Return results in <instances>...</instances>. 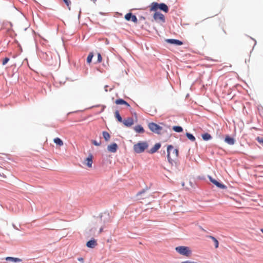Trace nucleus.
I'll use <instances>...</instances> for the list:
<instances>
[{
    "instance_id": "nucleus-5",
    "label": "nucleus",
    "mask_w": 263,
    "mask_h": 263,
    "mask_svg": "<svg viewBox=\"0 0 263 263\" xmlns=\"http://www.w3.org/2000/svg\"><path fill=\"white\" fill-rule=\"evenodd\" d=\"M148 127L152 132L157 134H161L162 127L158 124L154 122H151L148 124Z\"/></svg>"
},
{
    "instance_id": "nucleus-11",
    "label": "nucleus",
    "mask_w": 263,
    "mask_h": 263,
    "mask_svg": "<svg viewBox=\"0 0 263 263\" xmlns=\"http://www.w3.org/2000/svg\"><path fill=\"white\" fill-rule=\"evenodd\" d=\"M118 148V145L116 143H112L107 146V149L111 153L116 152Z\"/></svg>"
},
{
    "instance_id": "nucleus-35",
    "label": "nucleus",
    "mask_w": 263,
    "mask_h": 263,
    "mask_svg": "<svg viewBox=\"0 0 263 263\" xmlns=\"http://www.w3.org/2000/svg\"><path fill=\"white\" fill-rule=\"evenodd\" d=\"M78 260H79V261H81V262H83L84 259H83V258H81H81H78Z\"/></svg>"
},
{
    "instance_id": "nucleus-26",
    "label": "nucleus",
    "mask_w": 263,
    "mask_h": 263,
    "mask_svg": "<svg viewBox=\"0 0 263 263\" xmlns=\"http://www.w3.org/2000/svg\"><path fill=\"white\" fill-rule=\"evenodd\" d=\"M186 136L189 139H190L192 141H195V137L191 134L186 133Z\"/></svg>"
},
{
    "instance_id": "nucleus-6",
    "label": "nucleus",
    "mask_w": 263,
    "mask_h": 263,
    "mask_svg": "<svg viewBox=\"0 0 263 263\" xmlns=\"http://www.w3.org/2000/svg\"><path fill=\"white\" fill-rule=\"evenodd\" d=\"M154 18L156 21L165 22V17L163 14L159 12H156L154 14Z\"/></svg>"
},
{
    "instance_id": "nucleus-34",
    "label": "nucleus",
    "mask_w": 263,
    "mask_h": 263,
    "mask_svg": "<svg viewBox=\"0 0 263 263\" xmlns=\"http://www.w3.org/2000/svg\"><path fill=\"white\" fill-rule=\"evenodd\" d=\"M124 105H126L128 107L130 106L129 104L126 101H125V103H124Z\"/></svg>"
},
{
    "instance_id": "nucleus-37",
    "label": "nucleus",
    "mask_w": 263,
    "mask_h": 263,
    "mask_svg": "<svg viewBox=\"0 0 263 263\" xmlns=\"http://www.w3.org/2000/svg\"><path fill=\"white\" fill-rule=\"evenodd\" d=\"M107 87H108V86H107V85L105 86V87H104V88H105V91H106V92L107 91Z\"/></svg>"
},
{
    "instance_id": "nucleus-12",
    "label": "nucleus",
    "mask_w": 263,
    "mask_h": 263,
    "mask_svg": "<svg viewBox=\"0 0 263 263\" xmlns=\"http://www.w3.org/2000/svg\"><path fill=\"white\" fill-rule=\"evenodd\" d=\"M97 245V242L95 239L88 241L86 243L87 247L90 248H94Z\"/></svg>"
},
{
    "instance_id": "nucleus-30",
    "label": "nucleus",
    "mask_w": 263,
    "mask_h": 263,
    "mask_svg": "<svg viewBox=\"0 0 263 263\" xmlns=\"http://www.w3.org/2000/svg\"><path fill=\"white\" fill-rule=\"evenodd\" d=\"M92 143L95 145H96V146H99V145H100V144H101V142H97V141H96V140H93V141H92Z\"/></svg>"
},
{
    "instance_id": "nucleus-20",
    "label": "nucleus",
    "mask_w": 263,
    "mask_h": 263,
    "mask_svg": "<svg viewBox=\"0 0 263 263\" xmlns=\"http://www.w3.org/2000/svg\"><path fill=\"white\" fill-rule=\"evenodd\" d=\"M202 138L204 140L207 141L212 138L211 136L208 133H205L202 135Z\"/></svg>"
},
{
    "instance_id": "nucleus-15",
    "label": "nucleus",
    "mask_w": 263,
    "mask_h": 263,
    "mask_svg": "<svg viewBox=\"0 0 263 263\" xmlns=\"http://www.w3.org/2000/svg\"><path fill=\"white\" fill-rule=\"evenodd\" d=\"M224 141L230 145H233L235 143V140L233 138H232L229 136H226Z\"/></svg>"
},
{
    "instance_id": "nucleus-32",
    "label": "nucleus",
    "mask_w": 263,
    "mask_h": 263,
    "mask_svg": "<svg viewBox=\"0 0 263 263\" xmlns=\"http://www.w3.org/2000/svg\"><path fill=\"white\" fill-rule=\"evenodd\" d=\"M181 263H197V262H194V261H190L187 260V261H183Z\"/></svg>"
},
{
    "instance_id": "nucleus-4",
    "label": "nucleus",
    "mask_w": 263,
    "mask_h": 263,
    "mask_svg": "<svg viewBox=\"0 0 263 263\" xmlns=\"http://www.w3.org/2000/svg\"><path fill=\"white\" fill-rule=\"evenodd\" d=\"M175 250L180 254L186 257H190L192 253V251L190 248L185 246L177 247L175 248Z\"/></svg>"
},
{
    "instance_id": "nucleus-36",
    "label": "nucleus",
    "mask_w": 263,
    "mask_h": 263,
    "mask_svg": "<svg viewBox=\"0 0 263 263\" xmlns=\"http://www.w3.org/2000/svg\"><path fill=\"white\" fill-rule=\"evenodd\" d=\"M256 168H263V166L262 165H258L256 166Z\"/></svg>"
},
{
    "instance_id": "nucleus-31",
    "label": "nucleus",
    "mask_w": 263,
    "mask_h": 263,
    "mask_svg": "<svg viewBox=\"0 0 263 263\" xmlns=\"http://www.w3.org/2000/svg\"><path fill=\"white\" fill-rule=\"evenodd\" d=\"M66 5L68 7L70 4L71 2L69 0H63Z\"/></svg>"
},
{
    "instance_id": "nucleus-17",
    "label": "nucleus",
    "mask_w": 263,
    "mask_h": 263,
    "mask_svg": "<svg viewBox=\"0 0 263 263\" xmlns=\"http://www.w3.org/2000/svg\"><path fill=\"white\" fill-rule=\"evenodd\" d=\"M135 131L136 133H144V129L143 128V127L140 125H138L137 126H135L134 128Z\"/></svg>"
},
{
    "instance_id": "nucleus-18",
    "label": "nucleus",
    "mask_w": 263,
    "mask_h": 263,
    "mask_svg": "<svg viewBox=\"0 0 263 263\" xmlns=\"http://www.w3.org/2000/svg\"><path fill=\"white\" fill-rule=\"evenodd\" d=\"M53 141L57 145H59L60 146L63 145V141L59 138H54L53 139Z\"/></svg>"
},
{
    "instance_id": "nucleus-25",
    "label": "nucleus",
    "mask_w": 263,
    "mask_h": 263,
    "mask_svg": "<svg viewBox=\"0 0 263 263\" xmlns=\"http://www.w3.org/2000/svg\"><path fill=\"white\" fill-rule=\"evenodd\" d=\"M93 57V52H91L89 53L87 58V62L88 63H90L91 62L92 59Z\"/></svg>"
},
{
    "instance_id": "nucleus-14",
    "label": "nucleus",
    "mask_w": 263,
    "mask_h": 263,
    "mask_svg": "<svg viewBox=\"0 0 263 263\" xmlns=\"http://www.w3.org/2000/svg\"><path fill=\"white\" fill-rule=\"evenodd\" d=\"M166 41L167 43L177 45H182L183 44V43L181 41L176 39H168Z\"/></svg>"
},
{
    "instance_id": "nucleus-10",
    "label": "nucleus",
    "mask_w": 263,
    "mask_h": 263,
    "mask_svg": "<svg viewBox=\"0 0 263 263\" xmlns=\"http://www.w3.org/2000/svg\"><path fill=\"white\" fill-rule=\"evenodd\" d=\"M123 124L127 127H130L134 124V120L132 118H128L123 121Z\"/></svg>"
},
{
    "instance_id": "nucleus-33",
    "label": "nucleus",
    "mask_w": 263,
    "mask_h": 263,
    "mask_svg": "<svg viewBox=\"0 0 263 263\" xmlns=\"http://www.w3.org/2000/svg\"><path fill=\"white\" fill-rule=\"evenodd\" d=\"M103 227H102L99 230V233H101L103 232Z\"/></svg>"
},
{
    "instance_id": "nucleus-2",
    "label": "nucleus",
    "mask_w": 263,
    "mask_h": 263,
    "mask_svg": "<svg viewBox=\"0 0 263 263\" xmlns=\"http://www.w3.org/2000/svg\"><path fill=\"white\" fill-rule=\"evenodd\" d=\"M158 9L165 13H167L168 11V8L167 6L164 3L158 4L156 2H153L152 3L150 8L151 11H156Z\"/></svg>"
},
{
    "instance_id": "nucleus-28",
    "label": "nucleus",
    "mask_w": 263,
    "mask_h": 263,
    "mask_svg": "<svg viewBox=\"0 0 263 263\" xmlns=\"http://www.w3.org/2000/svg\"><path fill=\"white\" fill-rule=\"evenodd\" d=\"M97 57H98L97 62L98 63H101L102 62V57H101V54L98 53V54H97Z\"/></svg>"
},
{
    "instance_id": "nucleus-16",
    "label": "nucleus",
    "mask_w": 263,
    "mask_h": 263,
    "mask_svg": "<svg viewBox=\"0 0 263 263\" xmlns=\"http://www.w3.org/2000/svg\"><path fill=\"white\" fill-rule=\"evenodd\" d=\"M6 260L7 261L12 262H21L22 261V259L20 258L12 257H7L6 258Z\"/></svg>"
},
{
    "instance_id": "nucleus-7",
    "label": "nucleus",
    "mask_w": 263,
    "mask_h": 263,
    "mask_svg": "<svg viewBox=\"0 0 263 263\" xmlns=\"http://www.w3.org/2000/svg\"><path fill=\"white\" fill-rule=\"evenodd\" d=\"M125 18L126 20L129 21H132L134 23H137L138 20L137 17L135 15H133L132 13H128L125 15Z\"/></svg>"
},
{
    "instance_id": "nucleus-24",
    "label": "nucleus",
    "mask_w": 263,
    "mask_h": 263,
    "mask_svg": "<svg viewBox=\"0 0 263 263\" xmlns=\"http://www.w3.org/2000/svg\"><path fill=\"white\" fill-rule=\"evenodd\" d=\"M173 129L177 133H180L183 131V129L181 126H174L173 127Z\"/></svg>"
},
{
    "instance_id": "nucleus-1",
    "label": "nucleus",
    "mask_w": 263,
    "mask_h": 263,
    "mask_svg": "<svg viewBox=\"0 0 263 263\" xmlns=\"http://www.w3.org/2000/svg\"><path fill=\"white\" fill-rule=\"evenodd\" d=\"M167 157L168 162L172 164L178 156V151L173 146L170 145L167 148Z\"/></svg>"
},
{
    "instance_id": "nucleus-3",
    "label": "nucleus",
    "mask_w": 263,
    "mask_h": 263,
    "mask_svg": "<svg viewBox=\"0 0 263 263\" xmlns=\"http://www.w3.org/2000/svg\"><path fill=\"white\" fill-rule=\"evenodd\" d=\"M148 144L146 142H139L134 145V151L136 153L140 154L143 153L147 148Z\"/></svg>"
},
{
    "instance_id": "nucleus-39",
    "label": "nucleus",
    "mask_w": 263,
    "mask_h": 263,
    "mask_svg": "<svg viewBox=\"0 0 263 263\" xmlns=\"http://www.w3.org/2000/svg\"><path fill=\"white\" fill-rule=\"evenodd\" d=\"M261 231L263 233V229H261Z\"/></svg>"
},
{
    "instance_id": "nucleus-23",
    "label": "nucleus",
    "mask_w": 263,
    "mask_h": 263,
    "mask_svg": "<svg viewBox=\"0 0 263 263\" xmlns=\"http://www.w3.org/2000/svg\"><path fill=\"white\" fill-rule=\"evenodd\" d=\"M102 135H103V138H104V139L106 141H108L109 140V139H110V135H109V134H108V132H103V133H102Z\"/></svg>"
},
{
    "instance_id": "nucleus-21",
    "label": "nucleus",
    "mask_w": 263,
    "mask_h": 263,
    "mask_svg": "<svg viewBox=\"0 0 263 263\" xmlns=\"http://www.w3.org/2000/svg\"><path fill=\"white\" fill-rule=\"evenodd\" d=\"M208 237L214 241V242L215 243V248H218L219 242H218V241L217 240V239H216L214 237H213L212 236H209Z\"/></svg>"
},
{
    "instance_id": "nucleus-8",
    "label": "nucleus",
    "mask_w": 263,
    "mask_h": 263,
    "mask_svg": "<svg viewBox=\"0 0 263 263\" xmlns=\"http://www.w3.org/2000/svg\"><path fill=\"white\" fill-rule=\"evenodd\" d=\"M209 180L211 182H212L213 184H214L216 186H217L218 187L224 189L226 188V186L223 184H221V183L218 182L215 179H213L212 177L209 176Z\"/></svg>"
},
{
    "instance_id": "nucleus-27",
    "label": "nucleus",
    "mask_w": 263,
    "mask_h": 263,
    "mask_svg": "<svg viewBox=\"0 0 263 263\" xmlns=\"http://www.w3.org/2000/svg\"><path fill=\"white\" fill-rule=\"evenodd\" d=\"M115 103L117 105H124L125 103V101L122 99H119L115 101Z\"/></svg>"
},
{
    "instance_id": "nucleus-29",
    "label": "nucleus",
    "mask_w": 263,
    "mask_h": 263,
    "mask_svg": "<svg viewBox=\"0 0 263 263\" xmlns=\"http://www.w3.org/2000/svg\"><path fill=\"white\" fill-rule=\"evenodd\" d=\"M9 61V58H7V57L4 58L3 60V65H5V64H6Z\"/></svg>"
},
{
    "instance_id": "nucleus-13",
    "label": "nucleus",
    "mask_w": 263,
    "mask_h": 263,
    "mask_svg": "<svg viewBox=\"0 0 263 263\" xmlns=\"http://www.w3.org/2000/svg\"><path fill=\"white\" fill-rule=\"evenodd\" d=\"M161 147V144L159 143H156L155 144V145L151 148V149L149 151V153L150 154H154L155 152H156Z\"/></svg>"
},
{
    "instance_id": "nucleus-22",
    "label": "nucleus",
    "mask_w": 263,
    "mask_h": 263,
    "mask_svg": "<svg viewBox=\"0 0 263 263\" xmlns=\"http://www.w3.org/2000/svg\"><path fill=\"white\" fill-rule=\"evenodd\" d=\"M145 192V191L144 190H143L142 191L138 193L137 194V199L139 200H140V199H143L146 198V197H144L142 196V195L144 194Z\"/></svg>"
},
{
    "instance_id": "nucleus-9",
    "label": "nucleus",
    "mask_w": 263,
    "mask_h": 263,
    "mask_svg": "<svg viewBox=\"0 0 263 263\" xmlns=\"http://www.w3.org/2000/svg\"><path fill=\"white\" fill-rule=\"evenodd\" d=\"M92 158L93 156L92 154H89L88 157L85 160L84 164L89 168L91 167L92 164Z\"/></svg>"
},
{
    "instance_id": "nucleus-19",
    "label": "nucleus",
    "mask_w": 263,
    "mask_h": 263,
    "mask_svg": "<svg viewBox=\"0 0 263 263\" xmlns=\"http://www.w3.org/2000/svg\"><path fill=\"white\" fill-rule=\"evenodd\" d=\"M115 117L118 120V121L120 122H122L123 121H122V117H121L120 114H119V111L118 110H116L115 112Z\"/></svg>"
},
{
    "instance_id": "nucleus-38",
    "label": "nucleus",
    "mask_w": 263,
    "mask_h": 263,
    "mask_svg": "<svg viewBox=\"0 0 263 263\" xmlns=\"http://www.w3.org/2000/svg\"><path fill=\"white\" fill-rule=\"evenodd\" d=\"M258 141H259V142H262L263 143V140H262L261 141V140H259V138H258Z\"/></svg>"
}]
</instances>
